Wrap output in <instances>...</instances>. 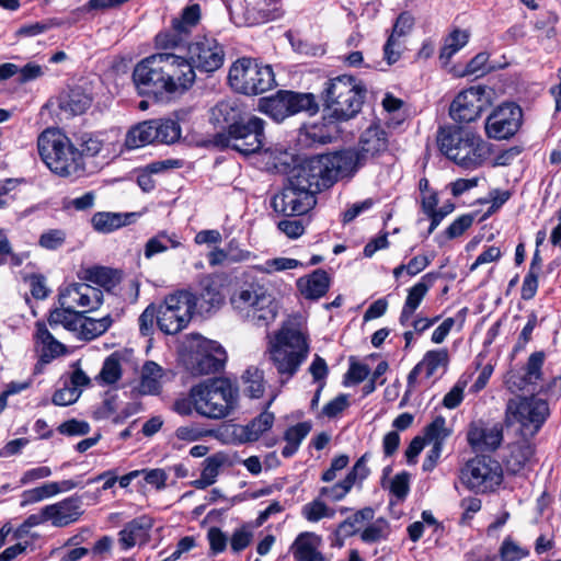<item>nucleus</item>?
I'll return each instance as SVG.
<instances>
[{"instance_id": "nucleus-9", "label": "nucleus", "mask_w": 561, "mask_h": 561, "mask_svg": "<svg viewBox=\"0 0 561 561\" xmlns=\"http://www.w3.org/2000/svg\"><path fill=\"white\" fill-rule=\"evenodd\" d=\"M230 87L245 95L264 93L275 85L271 66H262L249 58L238 59L229 70Z\"/></svg>"}, {"instance_id": "nucleus-63", "label": "nucleus", "mask_w": 561, "mask_h": 561, "mask_svg": "<svg viewBox=\"0 0 561 561\" xmlns=\"http://www.w3.org/2000/svg\"><path fill=\"white\" fill-rule=\"evenodd\" d=\"M213 430H205L194 425L180 426L175 431L176 438L184 442H196L206 436H213Z\"/></svg>"}, {"instance_id": "nucleus-48", "label": "nucleus", "mask_w": 561, "mask_h": 561, "mask_svg": "<svg viewBox=\"0 0 561 561\" xmlns=\"http://www.w3.org/2000/svg\"><path fill=\"white\" fill-rule=\"evenodd\" d=\"M545 362V353L543 352H535L533 353L526 364L525 375L518 385L519 389H524L526 385H535L538 380L541 379V368Z\"/></svg>"}, {"instance_id": "nucleus-55", "label": "nucleus", "mask_w": 561, "mask_h": 561, "mask_svg": "<svg viewBox=\"0 0 561 561\" xmlns=\"http://www.w3.org/2000/svg\"><path fill=\"white\" fill-rule=\"evenodd\" d=\"M389 490L391 495L396 499L390 504L402 503L410 492V473L402 471L396 474L390 481Z\"/></svg>"}, {"instance_id": "nucleus-28", "label": "nucleus", "mask_w": 561, "mask_h": 561, "mask_svg": "<svg viewBox=\"0 0 561 561\" xmlns=\"http://www.w3.org/2000/svg\"><path fill=\"white\" fill-rule=\"evenodd\" d=\"M437 276L438 275L435 273H427L422 276L419 283L409 289L399 317V323L402 327H407L409 324L410 320L414 316L416 309L420 307L422 300L434 284Z\"/></svg>"}, {"instance_id": "nucleus-6", "label": "nucleus", "mask_w": 561, "mask_h": 561, "mask_svg": "<svg viewBox=\"0 0 561 561\" xmlns=\"http://www.w3.org/2000/svg\"><path fill=\"white\" fill-rule=\"evenodd\" d=\"M195 411L208 419H224L237 405L238 388L226 378H214L192 387Z\"/></svg>"}, {"instance_id": "nucleus-8", "label": "nucleus", "mask_w": 561, "mask_h": 561, "mask_svg": "<svg viewBox=\"0 0 561 561\" xmlns=\"http://www.w3.org/2000/svg\"><path fill=\"white\" fill-rule=\"evenodd\" d=\"M264 127V119L251 115L228 127V129L216 133L209 142L219 149L230 148L244 156L252 154L263 147L265 140Z\"/></svg>"}, {"instance_id": "nucleus-54", "label": "nucleus", "mask_w": 561, "mask_h": 561, "mask_svg": "<svg viewBox=\"0 0 561 561\" xmlns=\"http://www.w3.org/2000/svg\"><path fill=\"white\" fill-rule=\"evenodd\" d=\"M499 556L501 561H522L529 556V550L520 547L508 536L502 541Z\"/></svg>"}, {"instance_id": "nucleus-61", "label": "nucleus", "mask_w": 561, "mask_h": 561, "mask_svg": "<svg viewBox=\"0 0 561 561\" xmlns=\"http://www.w3.org/2000/svg\"><path fill=\"white\" fill-rule=\"evenodd\" d=\"M79 146L81 148L79 151L82 152V157H94L101 151L103 141L99 136L91 133H84L79 137Z\"/></svg>"}, {"instance_id": "nucleus-17", "label": "nucleus", "mask_w": 561, "mask_h": 561, "mask_svg": "<svg viewBox=\"0 0 561 561\" xmlns=\"http://www.w3.org/2000/svg\"><path fill=\"white\" fill-rule=\"evenodd\" d=\"M186 58L194 70L211 73L224 65L225 50L216 38L198 36L187 45Z\"/></svg>"}, {"instance_id": "nucleus-57", "label": "nucleus", "mask_w": 561, "mask_h": 561, "mask_svg": "<svg viewBox=\"0 0 561 561\" xmlns=\"http://www.w3.org/2000/svg\"><path fill=\"white\" fill-rule=\"evenodd\" d=\"M301 262L289 257H276L267 260L263 264L255 265L254 270L261 273L271 274L273 272H282L287 270H294L301 266Z\"/></svg>"}, {"instance_id": "nucleus-59", "label": "nucleus", "mask_w": 561, "mask_h": 561, "mask_svg": "<svg viewBox=\"0 0 561 561\" xmlns=\"http://www.w3.org/2000/svg\"><path fill=\"white\" fill-rule=\"evenodd\" d=\"M352 483L344 478L342 481L320 489V496H324L333 502L341 501L352 490Z\"/></svg>"}, {"instance_id": "nucleus-60", "label": "nucleus", "mask_w": 561, "mask_h": 561, "mask_svg": "<svg viewBox=\"0 0 561 561\" xmlns=\"http://www.w3.org/2000/svg\"><path fill=\"white\" fill-rule=\"evenodd\" d=\"M81 394V389L71 387L69 383L55 391L53 396V403L60 407H66L75 403Z\"/></svg>"}, {"instance_id": "nucleus-12", "label": "nucleus", "mask_w": 561, "mask_h": 561, "mask_svg": "<svg viewBox=\"0 0 561 561\" xmlns=\"http://www.w3.org/2000/svg\"><path fill=\"white\" fill-rule=\"evenodd\" d=\"M359 149H344L336 151L342 160H346V171L352 178L354 174L366 164V162L380 156L388 149V134L379 125H370L360 135Z\"/></svg>"}, {"instance_id": "nucleus-25", "label": "nucleus", "mask_w": 561, "mask_h": 561, "mask_svg": "<svg viewBox=\"0 0 561 561\" xmlns=\"http://www.w3.org/2000/svg\"><path fill=\"white\" fill-rule=\"evenodd\" d=\"M274 419L273 413L265 411L245 425L229 424L222 426L221 434L228 436L229 442L233 444L255 442L273 426Z\"/></svg>"}, {"instance_id": "nucleus-58", "label": "nucleus", "mask_w": 561, "mask_h": 561, "mask_svg": "<svg viewBox=\"0 0 561 561\" xmlns=\"http://www.w3.org/2000/svg\"><path fill=\"white\" fill-rule=\"evenodd\" d=\"M450 432L446 427V421L443 416H437L425 428V437L433 444H440L443 447L444 440L449 436Z\"/></svg>"}, {"instance_id": "nucleus-24", "label": "nucleus", "mask_w": 561, "mask_h": 561, "mask_svg": "<svg viewBox=\"0 0 561 561\" xmlns=\"http://www.w3.org/2000/svg\"><path fill=\"white\" fill-rule=\"evenodd\" d=\"M227 360L225 348L216 341L205 340L198 345L193 357L192 373L209 375L221 370Z\"/></svg>"}, {"instance_id": "nucleus-38", "label": "nucleus", "mask_w": 561, "mask_h": 561, "mask_svg": "<svg viewBox=\"0 0 561 561\" xmlns=\"http://www.w3.org/2000/svg\"><path fill=\"white\" fill-rule=\"evenodd\" d=\"M82 312L68 308L67 306H60L53 310L49 314L48 322L53 325H62L68 331L75 332L78 335L80 330Z\"/></svg>"}, {"instance_id": "nucleus-1", "label": "nucleus", "mask_w": 561, "mask_h": 561, "mask_svg": "<svg viewBox=\"0 0 561 561\" xmlns=\"http://www.w3.org/2000/svg\"><path fill=\"white\" fill-rule=\"evenodd\" d=\"M309 353L307 332L291 322L284 323L268 344L270 359L283 383L298 373Z\"/></svg>"}, {"instance_id": "nucleus-21", "label": "nucleus", "mask_w": 561, "mask_h": 561, "mask_svg": "<svg viewBox=\"0 0 561 561\" xmlns=\"http://www.w3.org/2000/svg\"><path fill=\"white\" fill-rule=\"evenodd\" d=\"M317 204V197L306 192L298 191L288 184L271 198V207L277 215L291 217L301 216L311 210Z\"/></svg>"}, {"instance_id": "nucleus-18", "label": "nucleus", "mask_w": 561, "mask_h": 561, "mask_svg": "<svg viewBox=\"0 0 561 561\" xmlns=\"http://www.w3.org/2000/svg\"><path fill=\"white\" fill-rule=\"evenodd\" d=\"M161 57L168 96L190 90L196 80V72L187 58L172 53H161Z\"/></svg>"}, {"instance_id": "nucleus-31", "label": "nucleus", "mask_w": 561, "mask_h": 561, "mask_svg": "<svg viewBox=\"0 0 561 561\" xmlns=\"http://www.w3.org/2000/svg\"><path fill=\"white\" fill-rule=\"evenodd\" d=\"M321 537L314 533L299 534L290 547L296 561H324L323 554L319 551Z\"/></svg>"}, {"instance_id": "nucleus-49", "label": "nucleus", "mask_w": 561, "mask_h": 561, "mask_svg": "<svg viewBox=\"0 0 561 561\" xmlns=\"http://www.w3.org/2000/svg\"><path fill=\"white\" fill-rule=\"evenodd\" d=\"M81 278L106 290H110L115 285L113 271L103 266L84 270Z\"/></svg>"}, {"instance_id": "nucleus-47", "label": "nucleus", "mask_w": 561, "mask_h": 561, "mask_svg": "<svg viewBox=\"0 0 561 561\" xmlns=\"http://www.w3.org/2000/svg\"><path fill=\"white\" fill-rule=\"evenodd\" d=\"M469 39V33L467 31L454 30L444 42V46L440 49L439 58L445 62L460 50Z\"/></svg>"}, {"instance_id": "nucleus-50", "label": "nucleus", "mask_w": 561, "mask_h": 561, "mask_svg": "<svg viewBox=\"0 0 561 561\" xmlns=\"http://www.w3.org/2000/svg\"><path fill=\"white\" fill-rule=\"evenodd\" d=\"M221 463V460L215 456L206 458L201 477L194 480L192 485L196 489L204 490L207 486L214 484L218 477Z\"/></svg>"}, {"instance_id": "nucleus-51", "label": "nucleus", "mask_w": 561, "mask_h": 561, "mask_svg": "<svg viewBox=\"0 0 561 561\" xmlns=\"http://www.w3.org/2000/svg\"><path fill=\"white\" fill-rule=\"evenodd\" d=\"M449 360L448 352L445 348L428 351L420 362L425 369L426 378L435 375L439 367H446Z\"/></svg>"}, {"instance_id": "nucleus-5", "label": "nucleus", "mask_w": 561, "mask_h": 561, "mask_svg": "<svg viewBox=\"0 0 561 561\" xmlns=\"http://www.w3.org/2000/svg\"><path fill=\"white\" fill-rule=\"evenodd\" d=\"M42 160L56 174L69 176L83 170L82 152L57 128L45 129L37 139Z\"/></svg>"}, {"instance_id": "nucleus-20", "label": "nucleus", "mask_w": 561, "mask_h": 561, "mask_svg": "<svg viewBox=\"0 0 561 561\" xmlns=\"http://www.w3.org/2000/svg\"><path fill=\"white\" fill-rule=\"evenodd\" d=\"M485 88L473 85L457 94L449 106V115L457 123H471L480 117L486 100Z\"/></svg>"}, {"instance_id": "nucleus-3", "label": "nucleus", "mask_w": 561, "mask_h": 561, "mask_svg": "<svg viewBox=\"0 0 561 561\" xmlns=\"http://www.w3.org/2000/svg\"><path fill=\"white\" fill-rule=\"evenodd\" d=\"M439 150L466 170L480 168L490 156L489 145L476 133L455 127H440L437 133Z\"/></svg>"}, {"instance_id": "nucleus-56", "label": "nucleus", "mask_w": 561, "mask_h": 561, "mask_svg": "<svg viewBox=\"0 0 561 561\" xmlns=\"http://www.w3.org/2000/svg\"><path fill=\"white\" fill-rule=\"evenodd\" d=\"M54 490L55 486L51 485V482H47L39 486L25 490L21 495V506L25 507L30 504H34L43 500L53 497L55 496Z\"/></svg>"}, {"instance_id": "nucleus-16", "label": "nucleus", "mask_w": 561, "mask_h": 561, "mask_svg": "<svg viewBox=\"0 0 561 561\" xmlns=\"http://www.w3.org/2000/svg\"><path fill=\"white\" fill-rule=\"evenodd\" d=\"M201 7L197 3L185 7L180 16L172 20L171 27L156 36L159 48H176L187 44L193 28L199 23Z\"/></svg>"}, {"instance_id": "nucleus-43", "label": "nucleus", "mask_w": 561, "mask_h": 561, "mask_svg": "<svg viewBox=\"0 0 561 561\" xmlns=\"http://www.w3.org/2000/svg\"><path fill=\"white\" fill-rule=\"evenodd\" d=\"M181 247V242L175 233L169 234L167 231H160L150 238L144 250L146 259H151L153 255L165 252L169 248L176 249Z\"/></svg>"}, {"instance_id": "nucleus-10", "label": "nucleus", "mask_w": 561, "mask_h": 561, "mask_svg": "<svg viewBox=\"0 0 561 561\" xmlns=\"http://www.w3.org/2000/svg\"><path fill=\"white\" fill-rule=\"evenodd\" d=\"M197 307L196 295L190 290H176L165 296L157 308L158 328L165 334H176L192 320Z\"/></svg>"}, {"instance_id": "nucleus-34", "label": "nucleus", "mask_w": 561, "mask_h": 561, "mask_svg": "<svg viewBox=\"0 0 561 561\" xmlns=\"http://www.w3.org/2000/svg\"><path fill=\"white\" fill-rule=\"evenodd\" d=\"M201 289L196 296L197 305L203 311H210L211 309L219 308L225 300L221 293V285L217 278L213 276H205L199 283Z\"/></svg>"}, {"instance_id": "nucleus-39", "label": "nucleus", "mask_w": 561, "mask_h": 561, "mask_svg": "<svg viewBox=\"0 0 561 561\" xmlns=\"http://www.w3.org/2000/svg\"><path fill=\"white\" fill-rule=\"evenodd\" d=\"M154 140L159 144H173L181 137V127L178 122L170 118L150 119Z\"/></svg>"}, {"instance_id": "nucleus-64", "label": "nucleus", "mask_w": 561, "mask_h": 561, "mask_svg": "<svg viewBox=\"0 0 561 561\" xmlns=\"http://www.w3.org/2000/svg\"><path fill=\"white\" fill-rule=\"evenodd\" d=\"M474 221V216L465 214L455 219L446 229L445 233L448 239H455L469 229Z\"/></svg>"}, {"instance_id": "nucleus-42", "label": "nucleus", "mask_w": 561, "mask_h": 561, "mask_svg": "<svg viewBox=\"0 0 561 561\" xmlns=\"http://www.w3.org/2000/svg\"><path fill=\"white\" fill-rule=\"evenodd\" d=\"M162 368L154 362H146L142 366L139 391L142 394H156L160 391Z\"/></svg>"}, {"instance_id": "nucleus-23", "label": "nucleus", "mask_w": 561, "mask_h": 561, "mask_svg": "<svg viewBox=\"0 0 561 561\" xmlns=\"http://www.w3.org/2000/svg\"><path fill=\"white\" fill-rule=\"evenodd\" d=\"M256 0H228L227 9L231 21L237 26H251L270 20L278 19L282 12L278 8L256 9L253 7Z\"/></svg>"}, {"instance_id": "nucleus-41", "label": "nucleus", "mask_w": 561, "mask_h": 561, "mask_svg": "<svg viewBox=\"0 0 561 561\" xmlns=\"http://www.w3.org/2000/svg\"><path fill=\"white\" fill-rule=\"evenodd\" d=\"M151 144H156V140L150 119L131 127L126 135L125 145L128 149H137Z\"/></svg>"}, {"instance_id": "nucleus-46", "label": "nucleus", "mask_w": 561, "mask_h": 561, "mask_svg": "<svg viewBox=\"0 0 561 561\" xmlns=\"http://www.w3.org/2000/svg\"><path fill=\"white\" fill-rule=\"evenodd\" d=\"M301 515L308 522L317 523L322 518H333L335 516V510L328 506L321 500V496H319L301 507Z\"/></svg>"}, {"instance_id": "nucleus-36", "label": "nucleus", "mask_w": 561, "mask_h": 561, "mask_svg": "<svg viewBox=\"0 0 561 561\" xmlns=\"http://www.w3.org/2000/svg\"><path fill=\"white\" fill-rule=\"evenodd\" d=\"M534 454L535 448L527 440L513 444L505 460L507 470L514 474L518 473L531 461Z\"/></svg>"}, {"instance_id": "nucleus-30", "label": "nucleus", "mask_w": 561, "mask_h": 561, "mask_svg": "<svg viewBox=\"0 0 561 561\" xmlns=\"http://www.w3.org/2000/svg\"><path fill=\"white\" fill-rule=\"evenodd\" d=\"M93 98L81 87H75L59 96L58 107L67 118L81 115L90 108Z\"/></svg>"}, {"instance_id": "nucleus-4", "label": "nucleus", "mask_w": 561, "mask_h": 561, "mask_svg": "<svg viewBox=\"0 0 561 561\" xmlns=\"http://www.w3.org/2000/svg\"><path fill=\"white\" fill-rule=\"evenodd\" d=\"M366 87L353 76L330 79L322 93L323 105L330 117L348 121L355 117L364 103Z\"/></svg>"}, {"instance_id": "nucleus-62", "label": "nucleus", "mask_w": 561, "mask_h": 561, "mask_svg": "<svg viewBox=\"0 0 561 561\" xmlns=\"http://www.w3.org/2000/svg\"><path fill=\"white\" fill-rule=\"evenodd\" d=\"M370 453H365L353 466L352 470L345 477L352 485L356 482L364 481L370 473V469L367 467V462L370 459Z\"/></svg>"}, {"instance_id": "nucleus-13", "label": "nucleus", "mask_w": 561, "mask_h": 561, "mask_svg": "<svg viewBox=\"0 0 561 561\" xmlns=\"http://www.w3.org/2000/svg\"><path fill=\"white\" fill-rule=\"evenodd\" d=\"M259 111L275 122H283L286 117L302 111L314 114L318 111V104L311 93L280 90L272 96L260 99Z\"/></svg>"}, {"instance_id": "nucleus-7", "label": "nucleus", "mask_w": 561, "mask_h": 561, "mask_svg": "<svg viewBox=\"0 0 561 561\" xmlns=\"http://www.w3.org/2000/svg\"><path fill=\"white\" fill-rule=\"evenodd\" d=\"M233 310L254 327L270 325L277 316V306L266 288L260 284H248L230 297Z\"/></svg>"}, {"instance_id": "nucleus-52", "label": "nucleus", "mask_w": 561, "mask_h": 561, "mask_svg": "<svg viewBox=\"0 0 561 561\" xmlns=\"http://www.w3.org/2000/svg\"><path fill=\"white\" fill-rule=\"evenodd\" d=\"M390 534L389 523L385 518H377L369 524L360 534V538L366 543H374L388 538Z\"/></svg>"}, {"instance_id": "nucleus-53", "label": "nucleus", "mask_w": 561, "mask_h": 561, "mask_svg": "<svg viewBox=\"0 0 561 561\" xmlns=\"http://www.w3.org/2000/svg\"><path fill=\"white\" fill-rule=\"evenodd\" d=\"M243 381L245 383L244 391L251 398H260L264 392V381H263V371L256 367L248 368L243 376Z\"/></svg>"}, {"instance_id": "nucleus-19", "label": "nucleus", "mask_w": 561, "mask_h": 561, "mask_svg": "<svg viewBox=\"0 0 561 561\" xmlns=\"http://www.w3.org/2000/svg\"><path fill=\"white\" fill-rule=\"evenodd\" d=\"M523 111L515 103H503L493 110L485 121V134L489 138L503 140L513 137L519 129Z\"/></svg>"}, {"instance_id": "nucleus-29", "label": "nucleus", "mask_w": 561, "mask_h": 561, "mask_svg": "<svg viewBox=\"0 0 561 561\" xmlns=\"http://www.w3.org/2000/svg\"><path fill=\"white\" fill-rule=\"evenodd\" d=\"M153 526L152 519L142 515L128 522L118 533L119 543L124 550H128L136 545H145L149 539V531Z\"/></svg>"}, {"instance_id": "nucleus-22", "label": "nucleus", "mask_w": 561, "mask_h": 561, "mask_svg": "<svg viewBox=\"0 0 561 561\" xmlns=\"http://www.w3.org/2000/svg\"><path fill=\"white\" fill-rule=\"evenodd\" d=\"M60 306L82 308L84 312L96 310L103 304V291L88 283H72L59 294Z\"/></svg>"}, {"instance_id": "nucleus-37", "label": "nucleus", "mask_w": 561, "mask_h": 561, "mask_svg": "<svg viewBox=\"0 0 561 561\" xmlns=\"http://www.w3.org/2000/svg\"><path fill=\"white\" fill-rule=\"evenodd\" d=\"M242 119L241 110L232 101L218 102L210 111V121L214 125L225 127V130Z\"/></svg>"}, {"instance_id": "nucleus-40", "label": "nucleus", "mask_w": 561, "mask_h": 561, "mask_svg": "<svg viewBox=\"0 0 561 561\" xmlns=\"http://www.w3.org/2000/svg\"><path fill=\"white\" fill-rule=\"evenodd\" d=\"M112 323L113 319L110 314H106L100 319H94L82 314L78 336L81 340L91 341L105 333Z\"/></svg>"}, {"instance_id": "nucleus-33", "label": "nucleus", "mask_w": 561, "mask_h": 561, "mask_svg": "<svg viewBox=\"0 0 561 561\" xmlns=\"http://www.w3.org/2000/svg\"><path fill=\"white\" fill-rule=\"evenodd\" d=\"M139 215L137 213L98 211L91 218L92 227L100 233H110L130 225Z\"/></svg>"}, {"instance_id": "nucleus-11", "label": "nucleus", "mask_w": 561, "mask_h": 561, "mask_svg": "<svg viewBox=\"0 0 561 561\" xmlns=\"http://www.w3.org/2000/svg\"><path fill=\"white\" fill-rule=\"evenodd\" d=\"M461 483L476 494L492 493L503 482L501 463L488 456H477L466 462L460 471Z\"/></svg>"}, {"instance_id": "nucleus-26", "label": "nucleus", "mask_w": 561, "mask_h": 561, "mask_svg": "<svg viewBox=\"0 0 561 561\" xmlns=\"http://www.w3.org/2000/svg\"><path fill=\"white\" fill-rule=\"evenodd\" d=\"M83 512L82 499L79 495H71L44 506L45 517L56 528H64L75 524L83 515Z\"/></svg>"}, {"instance_id": "nucleus-32", "label": "nucleus", "mask_w": 561, "mask_h": 561, "mask_svg": "<svg viewBox=\"0 0 561 561\" xmlns=\"http://www.w3.org/2000/svg\"><path fill=\"white\" fill-rule=\"evenodd\" d=\"M297 288L305 299L318 300L328 293L330 277L324 270L319 268L298 278Z\"/></svg>"}, {"instance_id": "nucleus-44", "label": "nucleus", "mask_w": 561, "mask_h": 561, "mask_svg": "<svg viewBox=\"0 0 561 561\" xmlns=\"http://www.w3.org/2000/svg\"><path fill=\"white\" fill-rule=\"evenodd\" d=\"M311 431V425L308 422H301L294 426H290L284 435V439L286 442V445L282 449V455L285 458H289L294 456L301 442L306 438V436Z\"/></svg>"}, {"instance_id": "nucleus-14", "label": "nucleus", "mask_w": 561, "mask_h": 561, "mask_svg": "<svg viewBox=\"0 0 561 561\" xmlns=\"http://www.w3.org/2000/svg\"><path fill=\"white\" fill-rule=\"evenodd\" d=\"M133 81L139 95L156 101L168 96L161 53L150 55L136 64Z\"/></svg>"}, {"instance_id": "nucleus-27", "label": "nucleus", "mask_w": 561, "mask_h": 561, "mask_svg": "<svg viewBox=\"0 0 561 561\" xmlns=\"http://www.w3.org/2000/svg\"><path fill=\"white\" fill-rule=\"evenodd\" d=\"M467 439L469 445L479 451L495 450L503 440V427L501 424L491 426L481 423H472L469 427Z\"/></svg>"}, {"instance_id": "nucleus-35", "label": "nucleus", "mask_w": 561, "mask_h": 561, "mask_svg": "<svg viewBox=\"0 0 561 561\" xmlns=\"http://www.w3.org/2000/svg\"><path fill=\"white\" fill-rule=\"evenodd\" d=\"M35 337L41 344L39 350V362L43 364L50 363L54 358L65 353V346L57 341L53 334L48 331L45 323H36Z\"/></svg>"}, {"instance_id": "nucleus-15", "label": "nucleus", "mask_w": 561, "mask_h": 561, "mask_svg": "<svg viewBox=\"0 0 561 561\" xmlns=\"http://www.w3.org/2000/svg\"><path fill=\"white\" fill-rule=\"evenodd\" d=\"M549 415L548 403L534 396L511 399L506 405V422L518 423L524 428H531V434L538 432Z\"/></svg>"}, {"instance_id": "nucleus-45", "label": "nucleus", "mask_w": 561, "mask_h": 561, "mask_svg": "<svg viewBox=\"0 0 561 561\" xmlns=\"http://www.w3.org/2000/svg\"><path fill=\"white\" fill-rule=\"evenodd\" d=\"M122 356L118 353H113L107 356L103 366L96 376V381L102 386H110L117 382L122 378Z\"/></svg>"}, {"instance_id": "nucleus-2", "label": "nucleus", "mask_w": 561, "mask_h": 561, "mask_svg": "<svg viewBox=\"0 0 561 561\" xmlns=\"http://www.w3.org/2000/svg\"><path fill=\"white\" fill-rule=\"evenodd\" d=\"M342 159L336 151L306 159L293 170L288 181L298 191L317 197L318 193L331 187L339 180L351 179L345 168L346 160Z\"/></svg>"}]
</instances>
